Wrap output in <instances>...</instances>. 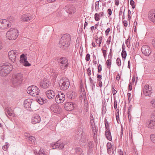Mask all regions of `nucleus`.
<instances>
[{
    "instance_id": "680f3d73",
    "label": "nucleus",
    "mask_w": 155,
    "mask_h": 155,
    "mask_svg": "<svg viewBox=\"0 0 155 155\" xmlns=\"http://www.w3.org/2000/svg\"><path fill=\"white\" fill-rule=\"evenodd\" d=\"M127 96L128 98V101L129 102H130L131 99V93H128L127 94Z\"/></svg>"
},
{
    "instance_id": "5701e85b",
    "label": "nucleus",
    "mask_w": 155,
    "mask_h": 155,
    "mask_svg": "<svg viewBox=\"0 0 155 155\" xmlns=\"http://www.w3.org/2000/svg\"><path fill=\"white\" fill-rule=\"evenodd\" d=\"M46 93L47 97L49 99H51L54 97L55 93L52 90L48 91L46 92Z\"/></svg>"
},
{
    "instance_id": "e2e57ef3",
    "label": "nucleus",
    "mask_w": 155,
    "mask_h": 155,
    "mask_svg": "<svg viewBox=\"0 0 155 155\" xmlns=\"http://www.w3.org/2000/svg\"><path fill=\"white\" fill-rule=\"evenodd\" d=\"M97 81L101 80L102 79V75H100L99 74H97Z\"/></svg>"
},
{
    "instance_id": "7ed1b4c3",
    "label": "nucleus",
    "mask_w": 155,
    "mask_h": 155,
    "mask_svg": "<svg viewBox=\"0 0 155 155\" xmlns=\"http://www.w3.org/2000/svg\"><path fill=\"white\" fill-rule=\"evenodd\" d=\"M18 35V30L15 28H12L7 32L6 37L8 39L12 40L15 39Z\"/></svg>"
},
{
    "instance_id": "1a4fd4ad",
    "label": "nucleus",
    "mask_w": 155,
    "mask_h": 155,
    "mask_svg": "<svg viewBox=\"0 0 155 155\" xmlns=\"http://www.w3.org/2000/svg\"><path fill=\"white\" fill-rule=\"evenodd\" d=\"M64 8L67 12L70 14H72L76 12V9L74 6L71 4L67 5Z\"/></svg>"
},
{
    "instance_id": "cd10ccee",
    "label": "nucleus",
    "mask_w": 155,
    "mask_h": 155,
    "mask_svg": "<svg viewBox=\"0 0 155 155\" xmlns=\"http://www.w3.org/2000/svg\"><path fill=\"white\" fill-rule=\"evenodd\" d=\"M57 144L58 145V149L59 150H62L66 144L65 142H61L60 140L57 141Z\"/></svg>"
},
{
    "instance_id": "a878e982",
    "label": "nucleus",
    "mask_w": 155,
    "mask_h": 155,
    "mask_svg": "<svg viewBox=\"0 0 155 155\" xmlns=\"http://www.w3.org/2000/svg\"><path fill=\"white\" fill-rule=\"evenodd\" d=\"M90 119L91 128L93 129L95 128V124L94 123V117L92 114H90Z\"/></svg>"
},
{
    "instance_id": "49530a36",
    "label": "nucleus",
    "mask_w": 155,
    "mask_h": 155,
    "mask_svg": "<svg viewBox=\"0 0 155 155\" xmlns=\"http://www.w3.org/2000/svg\"><path fill=\"white\" fill-rule=\"evenodd\" d=\"M150 137L151 141L155 143V134H151Z\"/></svg>"
},
{
    "instance_id": "bb28decb",
    "label": "nucleus",
    "mask_w": 155,
    "mask_h": 155,
    "mask_svg": "<svg viewBox=\"0 0 155 155\" xmlns=\"http://www.w3.org/2000/svg\"><path fill=\"white\" fill-rule=\"evenodd\" d=\"M75 153L78 155H83L84 153L82 149L79 147H77L75 148Z\"/></svg>"
},
{
    "instance_id": "37998d69",
    "label": "nucleus",
    "mask_w": 155,
    "mask_h": 155,
    "mask_svg": "<svg viewBox=\"0 0 155 155\" xmlns=\"http://www.w3.org/2000/svg\"><path fill=\"white\" fill-rule=\"evenodd\" d=\"M9 146L8 143H5V144L2 147V149L5 151H6Z\"/></svg>"
},
{
    "instance_id": "6e6552de",
    "label": "nucleus",
    "mask_w": 155,
    "mask_h": 155,
    "mask_svg": "<svg viewBox=\"0 0 155 155\" xmlns=\"http://www.w3.org/2000/svg\"><path fill=\"white\" fill-rule=\"evenodd\" d=\"M19 52L16 50H12L8 53V56L12 62L14 63L16 61V56L19 54Z\"/></svg>"
},
{
    "instance_id": "3c124183",
    "label": "nucleus",
    "mask_w": 155,
    "mask_h": 155,
    "mask_svg": "<svg viewBox=\"0 0 155 155\" xmlns=\"http://www.w3.org/2000/svg\"><path fill=\"white\" fill-rule=\"evenodd\" d=\"M28 139L30 141L31 143H33L35 141V138L34 137L31 136V137H29V138H28Z\"/></svg>"
},
{
    "instance_id": "2eb2a0df",
    "label": "nucleus",
    "mask_w": 155,
    "mask_h": 155,
    "mask_svg": "<svg viewBox=\"0 0 155 155\" xmlns=\"http://www.w3.org/2000/svg\"><path fill=\"white\" fill-rule=\"evenodd\" d=\"M65 100V95L63 93L56 95L55 98V102L58 104L62 103Z\"/></svg>"
},
{
    "instance_id": "c03bdc74",
    "label": "nucleus",
    "mask_w": 155,
    "mask_h": 155,
    "mask_svg": "<svg viewBox=\"0 0 155 155\" xmlns=\"http://www.w3.org/2000/svg\"><path fill=\"white\" fill-rule=\"evenodd\" d=\"M21 63L23 65L25 66L29 67L31 66V64L29 63L26 60V61H25Z\"/></svg>"
},
{
    "instance_id": "69168bd1",
    "label": "nucleus",
    "mask_w": 155,
    "mask_h": 155,
    "mask_svg": "<svg viewBox=\"0 0 155 155\" xmlns=\"http://www.w3.org/2000/svg\"><path fill=\"white\" fill-rule=\"evenodd\" d=\"M132 89V84L131 82H130L129 83L128 86V89L130 91H131Z\"/></svg>"
},
{
    "instance_id": "72a5a7b5",
    "label": "nucleus",
    "mask_w": 155,
    "mask_h": 155,
    "mask_svg": "<svg viewBox=\"0 0 155 155\" xmlns=\"http://www.w3.org/2000/svg\"><path fill=\"white\" fill-rule=\"evenodd\" d=\"M130 35H129L128 37V38L126 40L125 43L126 44V45L127 47L130 48Z\"/></svg>"
},
{
    "instance_id": "f3484780",
    "label": "nucleus",
    "mask_w": 155,
    "mask_h": 155,
    "mask_svg": "<svg viewBox=\"0 0 155 155\" xmlns=\"http://www.w3.org/2000/svg\"><path fill=\"white\" fill-rule=\"evenodd\" d=\"M50 108L52 112L55 113L60 114L61 112V107L54 104L52 105L50 107Z\"/></svg>"
},
{
    "instance_id": "6e6d98bb",
    "label": "nucleus",
    "mask_w": 155,
    "mask_h": 155,
    "mask_svg": "<svg viewBox=\"0 0 155 155\" xmlns=\"http://www.w3.org/2000/svg\"><path fill=\"white\" fill-rule=\"evenodd\" d=\"M102 66L101 64H99L97 66V72L100 73L102 71Z\"/></svg>"
},
{
    "instance_id": "ea45409f",
    "label": "nucleus",
    "mask_w": 155,
    "mask_h": 155,
    "mask_svg": "<svg viewBox=\"0 0 155 155\" xmlns=\"http://www.w3.org/2000/svg\"><path fill=\"white\" fill-rule=\"evenodd\" d=\"M7 20L9 23H11L12 24V23L14 21V19L13 16H10L8 17Z\"/></svg>"
},
{
    "instance_id": "4468645a",
    "label": "nucleus",
    "mask_w": 155,
    "mask_h": 155,
    "mask_svg": "<svg viewBox=\"0 0 155 155\" xmlns=\"http://www.w3.org/2000/svg\"><path fill=\"white\" fill-rule=\"evenodd\" d=\"M31 15L30 13L25 14L21 15V20L24 22L29 21L33 18Z\"/></svg>"
},
{
    "instance_id": "9d476101",
    "label": "nucleus",
    "mask_w": 155,
    "mask_h": 155,
    "mask_svg": "<svg viewBox=\"0 0 155 155\" xmlns=\"http://www.w3.org/2000/svg\"><path fill=\"white\" fill-rule=\"evenodd\" d=\"M11 24L9 23L6 19L0 20V27L2 29H5L11 27Z\"/></svg>"
},
{
    "instance_id": "f03ea898",
    "label": "nucleus",
    "mask_w": 155,
    "mask_h": 155,
    "mask_svg": "<svg viewBox=\"0 0 155 155\" xmlns=\"http://www.w3.org/2000/svg\"><path fill=\"white\" fill-rule=\"evenodd\" d=\"M0 70V75L3 77H5L9 74L13 69V66L8 62L3 63L1 66Z\"/></svg>"
},
{
    "instance_id": "8fccbe9b",
    "label": "nucleus",
    "mask_w": 155,
    "mask_h": 155,
    "mask_svg": "<svg viewBox=\"0 0 155 155\" xmlns=\"http://www.w3.org/2000/svg\"><path fill=\"white\" fill-rule=\"evenodd\" d=\"M131 11H130L129 9L128 11V13H127V16H128V18H127V20L129 21H130V19L131 18V16H130L131 15Z\"/></svg>"
},
{
    "instance_id": "aec40b11",
    "label": "nucleus",
    "mask_w": 155,
    "mask_h": 155,
    "mask_svg": "<svg viewBox=\"0 0 155 155\" xmlns=\"http://www.w3.org/2000/svg\"><path fill=\"white\" fill-rule=\"evenodd\" d=\"M41 117L38 114H34L32 117L31 122L33 124L39 123L41 121Z\"/></svg>"
},
{
    "instance_id": "c85d7f7f",
    "label": "nucleus",
    "mask_w": 155,
    "mask_h": 155,
    "mask_svg": "<svg viewBox=\"0 0 155 155\" xmlns=\"http://www.w3.org/2000/svg\"><path fill=\"white\" fill-rule=\"evenodd\" d=\"M36 100L37 102L40 104H43L44 103L46 102V100L41 97H39V95L38 97H37Z\"/></svg>"
},
{
    "instance_id": "a19ab883",
    "label": "nucleus",
    "mask_w": 155,
    "mask_h": 155,
    "mask_svg": "<svg viewBox=\"0 0 155 155\" xmlns=\"http://www.w3.org/2000/svg\"><path fill=\"white\" fill-rule=\"evenodd\" d=\"M84 96V100L85 101V98H86V93L85 91H83L82 92V94L80 95L79 96V99L80 100H82L83 97V95Z\"/></svg>"
},
{
    "instance_id": "0e129e2a",
    "label": "nucleus",
    "mask_w": 155,
    "mask_h": 155,
    "mask_svg": "<svg viewBox=\"0 0 155 155\" xmlns=\"http://www.w3.org/2000/svg\"><path fill=\"white\" fill-rule=\"evenodd\" d=\"M111 36H109L108 37V38L107 39V40L106 41L107 44L108 45H109L110 44V41H111Z\"/></svg>"
},
{
    "instance_id": "a18cd8bd",
    "label": "nucleus",
    "mask_w": 155,
    "mask_h": 155,
    "mask_svg": "<svg viewBox=\"0 0 155 155\" xmlns=\"http://www.w3.org/2000/svg\"><path fill=\"white\" fill-rule=\"evenodd\" d=\"M121 55L123 58H126L127 56L126 51H122L121 53Z\"/></svg>"
},
{
    "instance_id": "f8f14e48",
    "label": "nucleus",
    "mask_w": 155,
    "mask_h": 155,
    "mask_svg": "<svg viewBox=\"0 0 155 155\" xmlns=\"http://www.w3.org/2000/svg\"><path fill=\"white\" fill-rule=\"evenodd\" d=\"M142 53L145 56H148L151 53V50L150 47L146 45L143 46L141 48Z\"/></svg>"
},
{
    "instance_id": "bf43d9fd",
    "label": "nucleus",
    "mask_w": 155,
    "mask_h": 155,
    "mask_svg": "<svg viewBox=\"0 0 155 155\" xmlns=\"http://www.w3.org/2000/svg\"><path fill=\"white\" fill-rule=\"evenodd\" d=\"M90 58V55L89 54H86L85 57V60L87 61H89Z\"/></svg>"
},
{
    "instance_id": "13d9d810",
    "label": "nucleus",
    "mask_w": 155,
    "mask_h": 155,
    "mask_svg": "<svg viewBox=\"0 0 155 155\" xmlns=\"http://www.w3.org/2000/svg\"><path fill=\"white\" fill-rule=\"evenodd\" d=\"M86 71L87 74H88V76H90L91 75V72L90 67H89V68L87 69Z\"/></svg>"
},
{
    "instance_id": "58836bf2",
    "label": "nucleus",
    "mask_w": 155,
    "mask_h": 155,
    "mask_svg": "<svg viewBox=\"0 0 155 155\" xmlns=\"http://www.w3.org/2000/svg\"><path fill=\"white\" fill-rule=\"evenodd\" d=\"M5 111L6 112L5 113L6 115L8 118H9L7 114V113H8L10 111H12V110L11 108V107H8L5 108Z\"/></svg>"
},
{
    "instance_id": "864d4df0",
    "label": "nucleus",
    "mask_w": 155,
    "mask_h": 155,
    "mask_svg": "<svg viewBox=\"0 0 155 155\" xmlns=\"http://www.w3.org/2000/svg\"><path fill=\"white\" fill-rule=\"evenodd\" d=\"M135 2L133 0H130V5L132 6V8L133 9H134L135 8V5H134Z\"/></svg>"
},
{
    "instance_id": "dca6fc26",
    "label": "nucleus",
    "mask_w": 155,
    "mask_h": 155,
    "mask_svg": "<svg viewBox=\"0 0 155 155\" xmlns=\"http://www.w3.org/2000/svg\"><path fill=\"white\" fill-rule=\"evenodd\" d=\"M40 85L41 87L45 89L50 86L51 83L48 80L44 79L40 82Z\"/></svg>"
},
{
    "instance_id": "393cba45",
    "label": "nucleus",
    "mask_w": 155,
    "mask_h": 155,
    "mask_svg": "<svg viewBox=\"0 0 155 155\" xmlns=\"http://www.w3.org/2000/svg\"><path fill=\"white\" fill-rule=\"evenodd\" d=\"M93 143V142L92 141H90L87 145V153H91L93 151L92 149V145Z\"/></svg>"
},
{
    "instance_id": "4d7b16f0",
    "label": "nucleus",
    "mask_w": 155,
    "mask_h": 155,
    "mask_svg": "<svg viewBox=\"0 0 155 155\" xmlns=\"http://www.w3.org/2000/svg\"><path fill=\"white\" fill-rule=\"evenodd\" d=\"M151 118L155 120V110H154L152 113L151 115Z\"/></svg>"
},
{
    "instance_id": "603ef678",
    "label": "nucleus",
    "mask_w": 155,
    "mask_h": 155,
    "mask_svg": "<svg viewBox=\"0 0 155 155\" xmlns=\"http://www.w3.org/2000/svg\"><path fill=\"white\" fill-rule=\"evenodd\" d=\"M111 90L112 93L113 95H115L117 93V91L114 89V87L113 85H112Z\"/></svg>"
},
{
    "instance_id": "6ab92c4d",
    "label": "nucleus",
    "mask_w": 155,
    "mask_h": 155,
    "mask_svg": "<svg viewBox=\"0 0 155 155\" xmlns=\"http://www.w3.org/2000/svg\"><path fill=\"white\" fill-rule=\"evenodd\" d=\"M74 104L71 102H65L64 105V107L65 110L70 111L72 110L74 108Z\"/></svg>"
},
{
    "instance_id": "423d86ee",
    "label": "nucleus",
    "mask_w": 155,
    "mask_h": 155,
    "mask_svg": "<svg viewBox=\"0 0 155 155\" xmlns=\"http://www.w3.org/2000/svg\"><path fill=\"white\" fill-rule=\"evenodd\" d=\"M40 90L36 86L31 85L29 86L27 89L28 93L35 97H38L40 93Z\"/></svg>"
},
{
    "instance_id": "39448f33",
    "label": "nucleus",
    "mask_w": 155,
    "mask_h": 155,
    "mask_svg": "<svg viewBox=\"0 0 155 155\" xmlns=\"http://www.w3.org/2000/svg\"><path fill=\"white\" fill-rule=\"evenodd\" d=\"M57 61L59 64V65L61 68L63 70L66 71L70 65L68 61V59L64 57H62L58 59Z\"/></svg>"
},
{
    "instance_id": "a211bd4d",
    "label": "nucleus",
    "mask_w": 155,
    "mask_h": 155,
    "mask_svg": "<svg viewBox=\"0 0 155 155\" xmlns=\"http://www.w3.org/2000/svg\"><path fill=\"white\" fill-rule=\"evenodd\" d=\"M148 17L150 21L155 24V10H150L148 14Z\"/></svg>"
},
{
    "instance_id": "2f4dec72",
    "label": "nucleus",
    "mask_w": 155,
    "mask_h": 155,
    "mask_svg": "<svg viewBox=\"0 0 155 155\" xmlns=\"http://www.w3.org/2000/svg\"><path fill=\"white\" fill-rule=\"evenodd\" d=\"M27 60V57L24 54H22L20 56V63L26 61Z\"/></svg>"
},
{
    "instance_id": "c9c22d12",
    "label": "nucleus",
    "mask_w": 155,
    "mask_h": 155,
    "mask_svg": "<svg viewBox=\"0 0 155 155\" xmlns=\"http://www.w3.org/2000/svg\"><path fill=\"white\" fill-rule=\"evenodd\" d=\"M112 60L110 59H108L106 62V64L108 68L110 69L111 66Z\"/></svg>"
},
{
    "instance_id": "4c0bfd02",
    "label": "nucleus",
    "mask_w": 155,
    "mask_h": 155,
    "mask_svg": "<svg viewBox=\"0 0 155 155\" xmlns=\"http://www.w3.org/2000/svg\"><path fill=\"white\" fill-rule=\"evenodd\" d=\"M100 0L97 1L95 3V8L96 11H98L100 9L99 7V2Z\"/></svg>"
},
{
    "instance_id": "e433bc0d",
    "label": "nucleus",
    "mask_w": 155,
    "mask_h": 155,
    "mask_svg": "<svg viewBox=\"0 0 155 155\" xmlns=\"http://www.w3.org/2000/svg\"><path fill=\"white\" fill-rule=\"evenodd\" d=\"M51 147L52 149H54L58 148V145L57 144V141L55 143H52L51 144Z\"/></svg>"
},
{
    "instance_id": "052dcab7",
    "label": "nucleus",
    "mask_w": 155,
    "mask_h": 155,
    "mask_svg": "<svg viewBox=\"0 0 155 155\" xmlns=\"http://www.w3.org/2000/svg\"><path fill=\"white\" fill-rule=\"evenodd\" d=\"M150 103L152 104V107L155 108V98L152 100L151 101Z\"/></svg>"
},
{
    "instance_id": "b1692460",
    "label": "nucleus",
    "mask_w": 155,
    "mask_h": 155,
    "mask_svg": "<svg viewBox=\"0 0 155 155\" xmlns=\"http://www.w3.org/2000/svg\"><path fill=\"white\" fill-rule=\"evenodd\" d=\"M105 135L107 139L109 141L112 140V136L110 130H106L105 131Z\"/></svg>"
},
{
    "instance_id": "c756f323",
    "label": "nucleus",
    "mask_w": 155,
    "mask_h": 155,
    "mask_svg": "<svg viewBox=\"0 0 155 155\" xmlns=\"http://www.w3.org/2000/svg\"><path fill=\"white\" fill-rule=\"evenodd\" d=\"M112 146L111 143L108 142L107 144V153L108 154L111 153Z\"/></svg>"
},
{
    "instance_id": "09e8293b",
    "label": "nucleus",
    "mask_w": 155,
    "mask_h": 155,
    "mask_svg": "<svg viewBox=\"0 0 155 155\" xmlns=\"http://www.w3.org/2000/svg\"><path fill=\"white\" fill-rule=\"evenodd\" d=\"M116 64L118 66L120 67L121 66V61L120 59L118 58L116 60Z\"/></svg>"
},
{
    "instance_id": "de8ad7c7",
    "label": "nucleus",
    "mask_w": 155,
    "mask_h": 155,
    "mask_svg": "<svg viewBox=\"0 0 155 155\" xmlns=\"http://www.w3.org/2000/svg\"><path fill=\"white\" fill-rule=\"evenodd\" d=\"M97 130L96 129V127L95 128L93 129L92 130V132L93 134V137H97Z\"/></svg>"
},
{
    "instance_id": "9b49d317",
    "label": "nucleus",
    "mask_w": 155,
    "mask_h": 155,
    "mask_svg": "<svg viewBox=\"0 0 155 155\" xmlns=\"http://www.w3.org/2000/svg\"><path fill=\"white\" fill-rule=\"evenodd\" d=\"M32 101L31 99H27L25 100L24 102V107L30 111H34V109L31 106Z\"/></svg>"
},
{
    "instance_id": "473e14b6",
    "label": "nucleus",
    "mask_w": 155,
    "mask_h": 155,
    "mask_svg": "<svg viewBox=\"0 0 155 155\" xmlns=\"http://www.w3.org/2000/svg\"><path fill=\"white\" fill-rule=\"evenodd\" d=\"M107 104L106 103V101L104 99L103 103V105H102V110L103 112L105 113L106 110V106Z\"/></svg>"
},
{
    "instance_id": "79ce46f5",
    "label": "nucleus",
    "mask_w": 155,
    "mask_h": 155,
    "mask_svg": "<svg viewBox=\"0 0 155 155\" xmlns=\"http://www.w3.org/2000/svg\"><path fill=\"white\" fill-rule=\"evenodd\" d=\"M100 15L97 13H96L94 15V19L96 21H97L100 20Z\"/></svg>"
},
{
    "instance_id": "338daca9",
    "label": "nucleus",
    "mask_w": 155,
    "mask_h": 155,
    "mask_svg": "<svg viewBox=\"0 0 155 155\" xmlns=\"http://www.w3.org/2000/svg\"><path fill=\"white\" fill-rule=\"evenodd\" d=\"M110 28H109L105 31V32L106 36H107L108 35L109 33L110 32Z\"/></svg>"
},
{
    "instance_id": "4be33fe9",
    "label": "nucleus",
    "mask_w": 155,
    "mask_h": 155,
    "mask_svg": "<svg viewBox=\"0 0 155 155\" xmlns=\"http://www.w3.org/2000/svg\"><path fill=\"white\" fill-rule=\"evenodd\" d=\"M66 95L68 99H73L75 98L76 93L75 92L71 91L67 93Z\"/></svg>"
},
{
    "instance_id": "7c9ffc66",
    "label": "nucleus",
    "mask_w": 155,
    "mask_h": 155,
    "mask_svg": "<svg viewBox=\"0 0 155 155\" xmlns=\"http://www.w3.org/2000/svg\"><path fill=\"white\" fill-rule=\"evenodd\" d=\"M89 80L90 82V86L92 87V90L93 91L94 89L95 88L94 81L91 77L89 78Z\"/></svg>"
},
{
    "instance_id": "20e7f679",
    "label": "nucleus",
    "mask_w": 155,
    "mask_h": 155,
    "mask_svg": "<svg viewBox=\"0 0 155 155\" xmlns=\"http://www.w3.org/2000/svg\"><path fill=\"white\" fill-rule=\"evenodd\" d=\"M60 87L62 90H67L70 86L69 79L66 77H62L61 78L58 82Z\"/></svg>"
},
{
    "instance_id": "412c9836",
    "label": "nucleus",
    "mask_w": 155,
    "mask_h": 155,
    "mask_svg": "<svg viewBox=\"0 0 155 155\" xmlns=\"http://www.w3.org/2000/svg\"><path fill=\"white\" fill-rule=\"evenodd\" d=\"M146 125L149 128L155 129V120L153 119L150 121H147L146 122Z\"/></svg>"
},
{
    "instance_id": "f704fd0d",
    "label": "nucleus",
    "mask_w": 155,
    "mask_h": 155,
    "mask_svg": "<svg viewBox=\"0 0 155 155\" xmlns=\"http://www.w3.org/2000/svg\"><path fill=\"white\" fill-rule=\"evenodd\" d=\"M104 124L105 125V130H107L110 129V126L108 121H107L106 118L104 119Z\"/></svg>"
},
{
    "instance_id": "774afa93",
    "label": "nucleus",
    "mask_w": 155,
    "mask_h": 155,
    "mask_svg": "<svg viewBox=\"0 0 155 155\" xmlns=\"http://www.w3.org/2000/svg\"><path fill=\"white\" fill-rule=\"evenodd\" d=\"M107 12L108 14V15L109 16H111L112 14V12L111 10L109 8L107 9Z\"/></svg>"
},
{
    "instance_id": "ddd939ff",
    "label": "nucleus",
    "mask_w": 155,
    "mask_h": 155,
    "mask_svg": "<svg viewBox=\"0 0 155 155\" xmlns=\"http://www.w3.org/2000/svg\"><path fill=\"white\" fill-rule=\"evenodd\" d=\"M143 91L144 94L146 96L150 97L152 93V87L149 85L146 84L144 86Z\"/></svg>"
},
{
    "instance_id": "0eeeda50",
    "label": "nucleus",
    "mask_w": 155,
    "mask_h": 155,
    "mask_svg": "<svg viewBox=\"0 0 155 155\" xmlns=\"http://www.w3.org/2000/svg\"><path fill=\"white\" fill-rule=\"evenodd\" d=\"M13 77L12 83L14 86H16L21 84L23 80V76L20 74H17L15 75Z\"/></svg>"
},
{
    "instance_id": "5fc2aeb1",
    "label": "nucleus",
    "mask_w": 155,
    "mask_h": 155,
    "mask_svg": "<svg viewBox=\"0 0 155 155\" xmlns=\"http://www.w3.org/2000/svg\"><path fill=\"white\" fill-rule=\"evenodd\" d=\"M101 50L102 51L103 55L104 58H105L107 55V51L105 50H104L103 48H102Z\"/></svg>"
},
{
    "instance_id": "f257e3e1",
    "label": "nucleus",
    "mask_w": 155,
    "mask_h": 155,
    "mask_svg": "<svg viewBox=\"0 0 155 155\" xmlns=\"http://www.w3.org/2000/svg\"><path fill=\"white\" fill-rule=\"evenodd\" d=\"M71 36L68 33L64 34L59 41L60 47L63 50H67L70 45Z\"/></svg>"
}]
</instances>
